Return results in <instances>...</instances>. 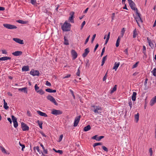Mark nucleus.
Returning a JSON list of instances; mask_svg holds the SVG:
<instances>
[{"instance_id": "obj_36", "label": "nucleus", "mask_w": 156, "mask_h": 156, "mask_svg": "<svg viewBox=\"0 0 156 156\" xmlns=\"http://www.w3.org/2000/svg\"><path fill=\"white\" fill-rule=\"evenodd\" d=\"M143 53H144V55H145L146 56H147V55H146V47L144 45L143 46Z\"/></svg>"}, {"instance_id": "obj_13", "label": "nucleus", "mask_w": 156, "mask_h": 156, "mask_svg": "<svg viewBox=\"0 0 156 156\" xmlns=\"http://www.w3.org/2000/svg\"><path fill=\"white\" fill-rule=\"evenodd\" d=\"M13 40L15 41L16 42L20 44H23V41L20 39L16 38H13Z\"/></svg>"}, {"instance_id": "obj_21", "label": "nucleus", "mask_w": 156, "mask_h": 156, "mask_svg": "<svg viewBox=\"0 0 156 156\" xmlns=\"http://www.w3.org/2000/svg\"><path fill=\"white\" fill-rule=\"evenodd\" d=\"M45 91L49 93H55L56 92V90H52L51 88H47L45 90Z\"/></svg>"}, {"instance_id": "obj_37", "label": "nucleus", "mask_w": 156, "mask_h": 156, "mask_svg": "<svg viewBox=\"0 0 156 156\" xmlns=\"http://www.w3.org/2000/svg\"><path fill=\"white\" fill-rule=\"evenodd\" d=\"M11 117L13 122H17L16 118V117H15L14 116L12 115Z\"/></svg>"}, {"instance_id": "obj_63", "label": "nucleus", "mask_w": 156, "mask_h": 156, "mask_svg": "<svg viewBox=\"0 0 156 156\" xmlns=\"http://www.w3.org/2000/svg\"><path fill=\"white\" fill-rule=\"evenodd\" d=\"M2 54H7V52L5 50H3L2 51Z\"/></svg>"}, {"instance_id": "obj_33", "label": "nucleus", "mask_w": 156, "mask_h": 156, "mask_svg": "<svg viewBox=\"0 0 156 156\" xmlns=\"http://www.w3.org/2000/svg\"><path fill=\"white\" fill-rule=\"evenodd\" d=\"M0 149L3 153H6V150L2 146H0Z\"/></svg>"}, {"instance_id": "obj_3", "label": "nucleus", "mask_w": 156, "mask_h": 156, "mask_svg": "<svg viewBox=\"0 0 156 156\" xmlns=\"http://www.w3.org/2000/svg\"><path fill=\"white\" fill-rule=\"evenodd\" d=\"M129 5L131 9L135 11L136 12L138 11L137 9L135 7V4L132 0H127Z\"/></svg>"}, {"instance_id": "obj_29", "label": "nucleus", "mask_w": 156, "mask_h": 156, "mask_svg": "<svg viewBox=\"0 0 156 156\" xmlns=\"http://www.w3.org/2000/svg\"><path fill=\"white\" fill-rule=\"evenodd\" d=\"M137 35V34L136 30V29H135L133 31V38L136 37Z\"/></svg>"}, {"instance_id": "obj_17", "label": "nucleus", "mask_w": 156, "mask_h": 156, "mask_svg": "<svg viewBox=\"0 0 156 156\" xmlns=\"http://www.w3.org/2000/svg\"><path fill=\"white\" fill-rule=\"evenodd\" d=\"M22 54V52L21 51H16L12 53V55L15 56H18L21 55Z\"/></svg>"}, {"instance_id": "obj_62", "label": "nucleus", "mask_w": 156, "mask_h": 156, "mask_svg": "<svg viewBox=\"0 0 156 156\" xmlns=\"http://www.w3.org/2000/svg\"><path fill=\"white\" fill-rule=\"evenodd\" d=\"M89 60H87L86 61V66H89Z\"/></svg>"}, {"instance_id": "obj_8", "label": "nucleus", "mask_w": 156, "mask_h": 156, "mask_svg": "<svg viewBox=\"0 0 156 156\" xmlns=\"http://www.w3.org/2000/svg\"><path fill=\"white\" fill-rule=\"evenodd\" d=\"M74 14L75 13L74 12H71L70 13L69 15L70 16L69 17V21L71 23H74Z\"/></svg>"}, {"instance_id": "obj_24", "label": "nucleus", "mask_w": 156, "mask_h": 156, "mask_svg": "<svg viewBox=\"0 0 156 156\" xmlns=\"http://www.w3.org/2000/svg\"><path fill=\"white\" fill-rule=\"evenodd\" d=\"M3 101V102H4V105H3L4 108L5 110L8 109L9 108V106H7V103L5 102V99H4Z\"/></svg>"}, {"instance_id": "obj_11", "label": "nucleus", "mask_w": 156, "mask_h": 156, "mask_svg": "<svg viewBox=\"0 0 156 156\" xmlns=\"http://www.w3.org/2000/svg\"><path fill=\"white\" fill-rule=\"evenodd\" d=\"M30 74L33 76H39V72L38 71L32 70L30 72Z\"/></svg>"}, {"instance_id": "obj_20", "label": "nucleus", "mask_w": 156, "mask_h": 156, "mask_svg": "<svg viewBox=\"0 0 156 156\" xmlns=\"http://www.w3.org/2000/svg\"><path fill=\"white\" fill-rule=\"evenodd\" d=\"M137 93L136 92H133V94L132 96V99L133 101H135L136 100V95Z\"/></svg>"}, {"instance_id": "obj_31", "label": "nucleus", "mask_w": 156, "mask_h": 156, "mask_svg": "<svg viewBox=\"0 0 156 156\" xmlns=\"http://www.w3.org/2000/svg\"><path fill=\"white\" fill-rule=\"evenodd\" d=\"M16 21L19 23L23 24H26L27 23V21H24L20 20H18Z\"/></svg>"}, {"instance_id": "obj_47", "label": "nucleus", "mask_w": 156, "mask_h": 156, "mask_svg": "<svg viewBox=\"0 0 156 156\" xmlns=\"http://www.w3.org/2000/svg\"><path fill=\"white\" fill-rule=\"evenodd\" d=\"M149 152L150 154V156H152L153 154V151L152 148H150L149 149Z\"/></svg>"}, {"instance_id": "obj_40", "label": "nucleus", "mask_w": 156, "mask_h": 156, "mask_svg": "<svg viewBox=\"0 0 156 156\" xmlns=\"http://www.w3.org/2000/svg\"><path fill=\"white\" fill-rule=\"evenodd\" d=\"M37 122L38 123V124L39 126V127L41 129H42V124L43 123L42 122H40L39 120H38Z\"/></svg>"}, {"instance_id": "obj_45", "label": "nucleus", "mask_w": 156, "mask_h": 156, "mask_svg": "<svg viewBox=\"0 0 156 156\" xmlns=\"http://www.w3.org/2000/svg\"><path fill=\"white\" fill-rule=\"evenodd\" d=\"M139 63V62H136V63L134 64L133 66V68H136L138 64Z\"/></svg>"}, {"instance_id": "obj_64", "label": "nucleus", "mask_w": 156, "mask_h": 156, "mask_svg": "<svg viewBox=\"0 0 156 156\" xmlns=\"http://www.w3.org/2000/svg\"><path fill=\"white\" fill-rule=\"evenodd\" d=\"M120 42L117 41L116 43V47H118L119 46Z\"/></svg>"}, {"instance_id": "obj_19", "label": "nucleus", "mask_w": 156, "mask_h": 156, "mask_svg": "<svg viewBox=\"0 0 156 156\" xmlns=\"http://www.w3.org/2000/svg\"><path fill=\"white\" fill-rule=\"evenodd\" d=\"M22 71H27L29 70V66H24L22 69Z\"/></svg>"}, {"instance_id": "obj_18", "label": "nucleus", "mask_w": 156, "mask_h": 156, "mask_svg": "<svg viewBox=\"0 0 156 156\" xmlns=\"http://www.w3.org/2000/svg\"><path fill=\"white\" fill-rule=\"evenodd\" d=\"M120 65L119 62H115V63L114 66L113 68V69H114L115 71H116L118 69Z\"/></svg>"}, {"instance_id": "obj_51", "label": "nucleus", "mask_w": 156, "mask_h": 156, "mask_svg": "<svg viewBox=\"0 0 156 156\" xmlns=\"http://www.w3.org/2000/svg\"><path fill=\"white\" fill-rule=\"evenodd\" d=\"M125 30H124V28H123L122 29V30L121 31V34L122 35V37L123 36L125 32Z\"/></svg>"}, {"instance_id": "obj_26", "label": "nucleus", "mask_w": 156, "mask_h": 156, "mask_svg": "<svg viewBox=\"0 0 156 156\" xmlns=\"http://www.w3.org/2000/svg\"><path fill=\"white\" fill-rule=\"evenodd\" d=\"M90 125H88L85 127L83 128V130L85 131H87L90 129Z\"/></svg>"}, {"instance_id": "obj_10", "label": "nucleus", "mask_w": 156, "mask_h": 156, "mask_svg": "<svg viewBox=\"0 0 156 156\" xmlns=\"http://www.w3.org/2000/svg\"><path fill=\"white\" fill-rule=\"evenodd\" d=\"M21 128L23 131H26L28 130V126L24 123L22 122L21 123Z\"/></svg>"}, {"instance_id": "obj_55", "label": "nucleus", "mask_w": 156, "mask_h": 156, "mask_svg": "<svg viewBox=\"0 0 156 156\" xmlns=\"http://www.w3.org/2000/svg\"><path fill=\"white\" fill-rule=\"evenodd\" d=\"M107 58V55L105 56L103 58L102 60L105 62V61L106 60Z\"/></svg>"}, {"instance_id": "obj_57", "label": "nucleus", "mask_w": 156, "mask_h": 156, "mask_svg": "<svg viewBox=\"0 0 156 156\" xmlns=\"http://www.w3.org/2000/svg\"><path fill=\"white\" fill-rule=\"evenodd\" d=\"M99 46V45L98 44H96V45L95 46V47L94 48V51H96V49H97V48H98V47Z\"/></svg>"}, {"instance_id": "obj_27", "label": "nucleus", "mask_w": 156, "mask_h": 156, "mask_svg": "<svg viewBox=\"0 0 156 156\" xmlns=\"http://www.w3.org/2000/svg\"><path fill=\"white\" fill-rule=\"evenodd\" d=\"M139 113H137L135 115V120L136 122H138L139 120Z\"/></svg>"}, {"instance_id": "obj_52", "label": "nucleus", "mask_w": 156, "mask_h": 156, "mask_svg": "<svg viewBox=\"0 0 156 156\" xmlns=\"http://www.w3.org/2000/svg\"><path fill=\"white\" fill-rule=\"evenodd\" d=\"M96 37V34H94L92 38L91 41V43H93Z\"/></svg>"}, {"instance_id": "obj_42", "label": "nucleus", "mask_w": 156, "mask_h": 156, "mask_svg": "<svg viewBox=\"0 0 156 156\" xmlns=\"http://www.w3.org/2000/svg\"><path fill=\"white\" fill-rule=\"evenodd\" d=\"M37 0H31L30 3L33 5H35L37 3Z\"/></svg>"}, {"instance_id": "obj_39", "label": "nucleus", "mask_w": 156, "mask_h": 156, "mask_svg": "<svg viewBox=\"0 0 156 156\" xmlns=\"http://www.w3.org/2000/svg\"><path fill=\"white\" fill-rule=\"evenodd\" d=\"M110 32H109L108 33V34L107 36V37L106 38V40L105 41V44H106L110 38Z\"/></svg>"}, {"instance_id": "obj_28", "label": "nucleus", "mask_w": 156, "mask_h": 156, "mask_svg": "<svg viewBox=\"0 0 156 156\" xmlns=\"http://www.w3.org/2000/svg\"><path fill=\"white\" fill-rule=\"evenodd\" d=\"M104 137H92L93 140H95L97 141H100Z\"/></svg>"}, {"instance_id": "obj_12", "label": "nucleus", "mask_w": 156, "mask_h": 156, "mask_svg": "<svg viewBox=\"0 0 156 156\" xmlns=\"http://www.w3.org/2000/svg\"><path fill=\"white\" fill-rule=\"evenodd\" d=\"M71 54L73 58V59H75L77 56V54L74 50H73L71 51Z\"/></svg>"}, {"instance_id": "obj_48", "label": "nucleus", "mask_w": 156, "mask_h": 156, "mask_svg": "<svg viewBox=\"0 0 156 156\" xmlns=\"http://www.w3.org/2000/svg\"><path fill=\"white\" fill-rule=\"evenodd\" d=\"M85 23H86V22L85 21H84L82 23L81 25V30H82V29L83 26L85 25Z\"/></svg>"}, {"instance_id": "obj_60", "label": "nucleus", "mask_w": 156, "mask_h": 156, "mask_svg": "<svg viewBox=\"0 0 156 156\" xmlns=\"http://www.w3.org/2000/svg\"><path fill=\"white\" fill-rule=\"evenodd\" d=\"M76 75H77L78 76H80V72L79 69H78L77 72L76 73Z\"/></svg>"}, {"instance_id": "obj_16", "label": "nucleus", "mask_w": 156, "mask_h": 156, "mask_svg": "<svg viewBox=\"0 0 156 156\" xmlns=\"http://www.w3.org/2000/svg\"><path fill=\"white\" fill-rule=\"evenodd\" d=\"M37 112L38 115L41 116H44L45 117H48V115L45 113L43 112L40 111H37Z\"/></svg>"}, {"instance_id": "obj_2", "label": "nucleus", "mask_w": 156, "mask_h": 156, "mask_svg": "<svg viewBox=\"0 0 156 156\" xmlns=\"http://www.w3.org/2000/svg\"><path fill=\"white\" fill-rule=\"evenodd\" d=\"M91 107L93 108L92 109V111L95 113L97 114H100L101 113L102 110L101 108L99 106L93 105Z\"/></svg>"}, {"instance_id": "obj_34", "label": "nucleus", "mask_w": 156, "mask_h": 156, "mask_svg": "<svg viewBox=\"0 0 156 156\" xmlns=\"http://www.w3.org/2000/svg\"><path fill=\"white\" fill-rule=\"evenodd\" d=\"M37 93H39L41 95H42L45 92L42 89H40L37 92Z\"/></svg>"}, {"instance_id": "obj_44", "label": "nucleus", "mask_w": 156, "mask_h": 156, "mask_svg": "<svg viewBox=\"0 0 156 156\" xmlns=\"http://www.w3.org/2000/svg\"><path fill=\"white\" fill-rule=\"evenodd\" d=\"M102 148L105 151H106V152H108V149L105 146H102Z\"/></svg>"}, {"instance_id": "obj_1", "label": "nucleus", "mask_w": 156, "mask_h": 156, "mask_svg": "<svg viewBox=\"0 0 156 156\" xmlns=\"http://www.w3.org/2000/svg\"><path fill=\"white\" fill-rule=\"evenodd\" d=\"M71 25L66 21L61 27L62 30L64 31H69L70 30Z\"/></svg>"}, {"instance_id": "obj_41", "label": "nucleus", "mask_w": 156, "mask_h": 156, "mask_svg": "<svg viewBox=\"0 0 156 156\" xmlns=\"http://www.w3.org/2000/svg\"><path fill=\"white\" fill-rule=\"evenodd\" d=\"M34 88L35 91L37 92L39 90L38 89H39V87L38 86L37 84H36L34 86Z\"/></svg>"}, {"instance_id": "obj_32", "label": "nucleus", "mask_w": 156, "mask_h": 156, "mask_svg": "<svg viewBox=\"0 0 156 156\" xmlns=\"http://www.w3.org/2000/svg\"><path fill=\"white\" fill-rule=\"evenodd\" d=\"M102 144V143L101 142L99 143H94L93 145V146L94 147H95L96 146L98 145H101Z\"/></svg>"}, {"instance_id": "obj_53", "label": "nucleus", "mask_w": 156, "mask_h": 156, "mask_svg": "<svg viewBox=\"0 0 156 156\" xmlns=\"http://www.w3.org/2000/svg\"><path fill=\"white\" fill-rule=\"evenodd\" d=\"M13 124L14 126V127L16 128L18 126V124L17 122H13Z\"/></svg>"}, {"instance_id": "obj_7", "label": "nucleus", "mask_w": 156, "mask_h": 156, "mask_svg": "<svg viewBox=\"0 0 156 156\" xmlns=\"http://www.w3.org/2000/svg\"><path fill=\"white\" fill-rule=\"evenodd\" d=\"M51 113L52 114L57 115L62 114V112L59 110L53 109Z\"/></svg>"}, {"instance_id": "obj_25", "label": "nucleus", "mask_w": 156, "mask_h": 156, "mask_svg": "<svg viewBox=\"0 0 156 156\" xmlns=\"http://www.w3.org/2000/svg\"><path fill=\"white\" fill-rule=\"evenodd\" d=\"M117 89V85H115L114 86V87L111 89L110 90V94H112L114 91H115Z\"/></svg>"}, {"instance_id": "obj_30", "label": "nucleus", "mask_w": 156, "mask_h": 156, "mask_svg": "<svg viewBox=\"0 0 156 156\" xmlns=\"http://www.w3.org/2000/svg\"><path fill=\"white\" fill-rule=\"evenodd\" d=\"M64 44L66 45H68L69 44L68 40L67 39L66 37H64Z\"/></svg>"}, {"instance_id": "obj_22", "label": "nucleus", "mask_w": 156, "mask_h": 156, "mask_svg": "<svg viewBox=\"0 0 156 156\" xmlns=\"http://www.w3.org/2000/svg\"><path fill=\"white\" fill-rule=\"evenodd\" d=\"M18 90L22 92H23L27 93V88L25 87L22 88H19Z\"/></svg>"}, {"instance_id": "obj_6", "label": "nucleus", "mask_w": 156, "mask_h": 156, "mask_svg": "<svg viewBox=\"0 0 156 156\" xmlns=\"http://www.w3.org/2000/svg\"><path fill=\"white\" fill-rule=\"evenodd\" d=\"M47 99L53 103L55 105H58V103L56 102L55 99L51 95H49L47 97Z\"/></svg>"}, {"instance_id": "obj_50", "label": "nucleus", "mask_w": 156, "mask_h": 156, "mask_svg": "<svg viewBox=\"0 0 156 156\" xmlns=\"http://www.w3.org/2000/svg\"><path fill=\"white\" fill-rule=\"evenodd\" d=\"M129 105L130 107V109L131 108L132 106V103L131 100L129 101Z\"/></svg>"}, {"instance_id": "obj_15", "label": "nucleus", "mask_w": 156, "mask_h": 156, "mask_svg": "<svg viewBox=\"0 0 156 156\" xmlns=\"http://www.w3.org/2000/svg\"><path fill=\"white\" fill-rule=\"evenodd\" d=\"M156 102V96L153 98L150 101V105L151 106H152Z\"/></svg>"}, {"instance_id": "obj_58", "label": "nucleus", "mask_w": 156, "mask_h": 156, "mask_svg": "<svg viewBox=\"0 0 156 156\" xmlns=\"http://www.w3.org/2000/svg\"><path fill=\"white\" fill-rule=\"evenodd\" d=\"M70 76H71V75L68 74H67L66 76L64 77L63 78L64 79L67 78H68Z\"/></svg>"}, {"instance_id": "obj_59", "label": "nucleus", "mask_w": 156, "mask_h": 156, "mask_svg": "<svg viewBox=\"0 0 156 156\" xmlns=\"http://www.w3.org/2000/svg\"><path fill=\"white\" fill-rule=\"evenodd\" d=\"M43 150V153L45 154H48V150L47 149L44 148Z\"/></svg>"}, {"instance_id": "obj_43", "label": "nucleus", "mask_w": 156, "mask_h": 156, "mask_svg": "<svg viewBox=\"0 0 156 156\" xmlns=\"http://www.w3.org/2000/svg\"><path fill=\"white\" fill-rule=\"evenodd\" d=\"M20 145L22 147V150L23 151V149L25 148V146L24 144H22L20 142H19Z\"/></svg>"}, {"instance_id": "obj_35", "label": "nucleus", "mask_w": 156, "mask_h": 156, "mask_svg": "<svg viewBox=\"0 0 156 156\" xmlns=\"http://www.w3.org/2000/svg\"><path fill=\"white\" fill-rule=\"evenodd\" d=\"M151 73L154 76H156V68H154V69L151 71Z\"/></svg>"}, {"instance_id": "obj_4", "label": "nucleus", "mask_w": 156, "mask_h": 156, "mask_svg": "<svg viewBox=\"0 0 156 156\" xmlns=\"http://www.w3.org/2000/svg\"><path fill=\"white\" fill-rule=\"evenodd\" d=\"M136 14L137 16V17L135 18V19L138 25L139 26H140V25L139 24V22L142 23L143 22V21H142V20L141 17V15L138 12V11H137V12H136Z\"/></svg>"}, {"instance_id": "obj_23", "label": "nucleus", "mask_w": 156, "mask_h": 156, "mask_svg": "<svg viewBox=\"0 0 156 156\" xmlns=\"http://www.w3.org/2000/svg\"><path fill=\"white\" fill-rule=\"evenodd\" d=\"M11 59V57L7 56H5L0 58V60L5 61L8 59Z\"/></svg>"}, {"instance_id": "obj_54", "label": "nucleus", "mask_w": 156, "mask_h": 156, "mask_svg": "<svg viewBox=\"0 0 156 156\" xmlns=\"http://www.w3.org/2000/svg\"><path fill=\"white\" fill-rule=\"evenodd\" d=\"M46 84L47 86H50L51 85V83L48 81H46Z\"/></svg>"}, {"instance_id": "obj_56", "label": "nucleus", "mask_w": 156, "mask_h": 156, "mask_svg": "<svg viewBox=\"0 0 156 156\" xmlns=\"http://www.w3.org/2000/svg\"><path fill=\"white\" fill-rule=\"evenodd\" d=\"M89 37H90V36H89L87 37V38L86 39L85 43H84V44H86L87 43V42H88L89 40Z\"/></svg>"}, {"instance_id": "obj_38", "label": "nucleus", "mask_w": 156, "mask_h": 156, "mask_svg": "<svg viewBox=\"0 0 156 156\" xmlns=\"http://www.w3.org/2000/svg\"><path fill=\"white\" fill-rule=\"evenodd\" d=\"M34 151H35L36 150L37 152L39 153L40 154V150L39 149V147L38 146H37V147H34Z\"/></svg>"}, {"instance_id": "obj_49", "label": "nucleus", "mask_w": 156, "mask_h": 156, "mask_svg": "<svg viewBox=\"0 0 156 156\" xmlns=\"http://www.w3.org/2000/svg\"><path fill=\"white\" fill-rule=\"evenodd\" d=\"M105 47H104V48L102 49V52L101 55V57L104 54V53L105 52Z\"/></svg>"}, {"instance_id": "obj_46", "label": "nucleus", "mask_w": 156, "mask_h": 156, "mask_svg": "<svg viewBox=\"0 0 156 156\" xmlns=\"http://www.w3.org/2000/svg\"><path fill=\"white\" fill-rule=\"evenodd\" d=\"M107 73H108V72H106V74H105V75L103 77V80L104 81H105L106 80L107 76Z\"/></svg>"}, {"instance_id": "obj_9", "label": "nucleus", "mask_w": 156, "mask_h": 156, "mask_svg": "<svg viewBox=\"0 0 156 156\" xmlns=\"http://www.w3.org/2000/svg\"><path fill=\"white\" fill-rule=\"evenodd\" d=\"M80 115L77 116L75 118L74 123L73 126L75 127L77 126L80 121Z\"/></svg>"}, {"instance_id": "obj_5", "label": "nucleus", "mask_w": 156, "mask_h": 156, "mask_svg": "<svg viewBox=\"0 0 156 156\" xmlns=\"http://www.w3.org/2000/svg\"><path fill=\"white\" fill-rule=\"evenodd\" d=\"M3 26L8 29H12L17 28L16 26L15 25L8 24H3Z\"/></svg>"}, {"instance_id": "obj_14", "label": "nucleus", "mask_w": 156, "mask_h": 156, "mask_svg": "<svg viewBox=\"0 0 156 156\" xmlns=\"http://www.w3.org/2000/svg\"><path fill=\"white\" fill-rule=\"evenodd\" d=\"M89 52L90 51L88 48L85 49L84 50V52L82 54L83 57V58L86 57Z\"/></svg>"}, {"instance_id": "obj_61", "label": "nucleus", "mask_w": 156, "mask_h": 156, "mask_svg": "<svg viewBox=\"0 0 156 156\" xmlns=\"http://www.w3.org/2000/svg\"><path fill=\"white\" fill-rule=\"evenodd\" d=\"M124 51L126 55H128V49L127 48H126V49H125Z\"/></svg>"}]
</instances>
